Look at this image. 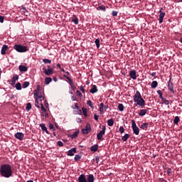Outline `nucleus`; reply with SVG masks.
I'll use <instances>...</instances> for the list:
<instances>
[{
  "label": "nucleus",
  "mask_w": 182,
  "mask_h": 182,
  "mask_svg": "<svg viewBox=\"0 0 182 182\" xmlns=\"http://www.w3.org/2000/svg\"><path fill=\"white\" fill-rule=\"evenodd\" d=\"M0 173L2 177H6L7 178H9V177H12L14 171L12 170L11 164H1L0 168Z\"/></svg>",
  "instance_id": "nucleus-1"
},
{
  "label": "nucleus",
  "mask_w": 182,
  "mask_h": 182,
  "mask_svg": "<svg viewBox=\"0 0 182 182\" xmlns=\"http://www.w3.org/2000/svg\"><path fill=\"white\" fill-rule=\"evenodd\" d=\"M134 102L141 107H144L146 105V102L144 99H143L139 90H136L135 95H134Z\"/></svg>",
  "instance_id": "nucleus-2"
},
{
  "label": "nucleus",
  "mask_w": 182,
  "mask_h": 182,
  "mask_svg": "<svg viewBox=\"0 0 182 182\" xmlns=\"http://www.w3.org/2000/svg\"><path fill=\"white\" fill-rule=\"evenodd\" d=\"M134 102L141 107H144L146 105V102L144 99H143L139 90H136L135 95H134Z\"/></svg>",
  "instance_id": "nucleus-3"
},
{
  "label": "nucleus",
  "mask_w": 182,
  "mask_h": 182,
  "mask_svg": "<svg viewBox=\"0 0 182 182\" xmlns=\"http://www.w3.org/2000/svg\"><path fill=\"white\" fill-rule=\"evenodd\" d=\"M14 49L20 53H23L29 50L28 46H23V45H14Z\"/></svg>",
  "instance_id": "nucleus-4"
},
{
  "label": "nucleus",
  "mask_w": 182,
  "mask_h": 182,
  "mask_svg": "<svg viewBox=\"0 0 182 182\" xmlns=\"http://www.w3.org/2000/svg\"><path fill=\"white\" fill-rule=\"evenodd\" d=\"M106 129V126H103L102 130L97 133V137L98 140H102L103 136L105 134Z\"/></svg>",
  "instance_id": "nucleus-5"
},
{
  "label": "nucleus",
  "mask_w": 182,
  "mask_h": 182,
  "mask_svg": "<svg viewBox=\"0 0 182 182\" xmlns=\"http://www.w3.org/2000/svg\"><path fill=\"white\" fill-rule=\"evenodd\" d=\"M132 130L134 134L139 135V129L136 124L135 120H132Z\"/></svg>",
  "instance_id": "nucleus-6"
},
{
  "label": "nucleus",
  "mask_w": 182,
  "mask_h": 182,
  "mask_svg": "<svg viewBox=\"0 0 182 182\" xmlns=\"http://www.w3.org/2000/svg\"><path fill=\"white\" fill-rule=\"evenodd\" d=\"M43 70L46 75V76H51V75H53L54 73V69H52L51 68L50 69H46V68H43Z\"/></svg>",
  "instance_id": "nucleus-7"
},
{
  "label": "nucleus",
  "mask_w": 182,
  "mask_h": 182,
  "mask_svg": "<svg viewBox=\"0 0 182 182\" xmlns=\"http://www.w3.org/2000/svg\"><path fill=\"white\" fill-rule=\"evenodd\" d=\"M90 132H91V127L89 123H87L85 128L82 129V133L83 134H87L88 133H90Z\"/></svg>",
  "instance_id": "nucleus-8"
},
{
  "label": "nucleus",
  "mask_w": 182,
  "mask_h": 182,
  "mask_svg": "<svg viewBox=\"0 0 182 182\" xmlns=\"http://www.w3.org/2000/svg\"><path fill=\"white\" fill-rule=\"evenodd\" d=\"M168 89L170 90L171 93H175L174 85L172 83L171 79H170L168 82Z\"/></svg>",
  "instance_id": "nucleus-9"
},
{
  "label": "nucleus",
  "mask_w": 182,
  "mask_h": 182,
  "mask_svg": "<svg viewBox=\"0 0 182 182\" xmlns=\"http://www.w3.org/2000/svg\"><path fill=\"white\" fill-rule=\"evenodd\" d=\"M109 109V106H105L104 103H100V113H104L105 112H107Z\"/></svg>",
  "instance_id": "nucleus-10"
},
{
  "label": "nucleus",
  "mask_w": 182,
  "mask_h": 182,
  "mask_svg": "<svg viewBox=\"0 0 182 182\" xmlns=\"http://www.w3.org/2000/svg\"><path fill=\"white\" fill-rule=\"evenodd\" d=\"M159 14H160L159 19V23H163L164 19V18L166 16V14H165V12H162V9H160Z\"/></svg>",
  "instance_id": "nucleus-11"
},
{
  "label": "nucleus",
  "mask_w": 182,
  "mask_h": 182,
  "mask_svg": "<svg viewBox=\"0 0 182 182\" xmlns=\"http://www.w3.org/2000/svg\"><path fill=\"white\" fill-rule=\"evenodd\" d=\"M14 137H16V139H18V140H23L24 134L21 132H17V133L14 134Z\"/></svg>",
  "instance_id": "nucleus-12"
},
{
  "label": "nucleus",
  "mask_w": 182,
  "mask_h": 182,
  "mask_svg": "<svg viewBox=\"0 0 182 182\" xmlns=\"http://www.w3.org/2000/svg\"><path fill=\"white\" fill-rule=\"evenodd\" d=\"M78 182H87V177L85 174H80L77 178Z\"/></svg>",
  "instance_id": "nucleus-13"
},
{
  "label": "nucleus",
  "mask_w": 182,
  "mask_h": 182,
  "mask_svg": "<svg viewBox=\"0 0 182 182\" xmlns=\"http://www.w3.org/2000/svg\"><path fill=\"white\" fill-rule=\"evenodd\" d=\"M129 76L132 79H133L134 80H136L137 77L136 70H131L129 72Z\"/></svg>",
  "instance_id": "nucleus-14"
},
{
  "label": "nucleus",
  "mask_w": 182,
  "mask_h": 182,
  "mask_svg": "<svg viewBox=\"0 0 182 182\" xmlns=\"http://www.w3.org/2000/svg\"><path fill=\"white\" fill-rule=\"evenodd\" d=\"M75 153H77V149L76 147H73V149H70V150H68V156H74Z\"/></svg>",
  "instance_id": "nucleus-15"
},
{
  "label": "nucleus",
  "mask_w": 182,
  "mask_h": 182,
  "mask_svg": "<svg viewBox=\"0 0 182 182\" xmlns=\"http://www.w3.org/2000/svg\"><path fill=\"white\" fill-rule=\"evenodd\" d=\"M34 96H38V97L40 99V100H44L45 99V93H42V92H36L34 93Z\"/></svg>",
  "instance_id": "nucleus-16"
},
{
  "label": "nucleus",
  "mask_w": 182,
  "mask_h": 182,
  "mask_svg": "<svg viewBox=\"0 0 182 182\" xmlns=\"http://www.w3.org/2000/svg\"><path fill=\"white\" fill-rule=\"evenodd\" d=\"M18 79H19L18 75H14L13 76V79L11 80V86H14L15 85L16 80H18Z\"/></svg>",
  "instance_id": "nucleus-17"
},
{
  "label": "nucleus",
  "mask_w": 182,
  "mask_h": 182,
  "mask_svg": "<svg viewBox=\"0 0 182 182\" xmlns=\"http://www.w3.org/2000/svg\"><path fill=\"white\" fill-rule=\"evenodd\" d=\"M40 127L41 128V129L43 131V132H46V133H47V134H49V132L45 124V123H41L40 124Z\"/></svg>",
  "instance_id": "nucleus-18"
},
{
  "label": "nucleus",
  "mask_w": 182,
  "mask_h": 182,
  "mask_svg": "<svg viewBox=\"0 0 182 182\" xmlns=\"http://www.w3.org/2000/svg\"><path fill=\"white\" fill-rule=\"evenodd\" d=\"M87 182H94L95 181V176L94 174H88L87 177Z\"/></svg>",
  "instance_id": "nucleus-19"
},
{
  "label": "nucleus",
  "mask_w": 182,
  "mask_h": 182,
  "mask_svg": "<svg viewBox=\"0 0 182 182\" xmlns=\"http://www.w3.org/2000/svg\"><path fill=\"white\" fill-rule=\"evenodd\" d=\"M8 49L9 47L7 46V45H3L1 48V55H6V50H8Z\"/></svg>",
  "instance_id": "nucleus-20"
},
{
  "label": "nucleus",
  "mask_w": 182,
  "mask_h": 182,
  "mask_svg": "<svg viewBox=\"0 0 182 182\" xmlns=\"http://www.w3.org/2000/svg\"><path fill=\"white\" fill-rule=\"evenodd\" d=\"M18 70L20 72H27L28 71V68L26 66H24L23 65H20L18 67Z\"/></svg>",
  "instance_id": "nucleus-21"
},
{
  "label": "nucleus",
  "mask_w": 182,
  "mask_h": 182,
  "mask_svg": "<svg viewBox=\"0 0 182 182\" xmlns=\"http://www.w3.org/2000/svg\"><path fill=\"white\" fill-rule=\"evenodd\" d=\"M80 133V130H76L75 132H74V133H73V134H70V137L71 139H75V137H77V136H78Z\"/></svg>",
  "instance_id": "nucleus-22"
},
{
  "label": "nucleus",
  "mask_w": 182,
  "mask_h": 182,
  "mask_svg": "<svg viewBox=\"0 0 182 182\" xmlns=\"http://www.w3.org/2000/svg\"><path fill=\"white\" fill-rule=\"evenodd\" d=\"M71 22H73L75 23V25H78L79 19H78L77 16H76V15L73 16V18Z\"/></svg>",
  "instance_id": "nucleus-23"
},
{
  "label": "nucleus",
  "mask_w": 182,
  "mask_h": 182,
  "mask_svg": "<svg viewBox=\"0 0 182 182\" xmlns=\"http://www.w3.org/2000/svg\"><path fill=\"white\" fill-rule=\"evenodd\" d=\"M99 147V144H94L93 146H91L90 151H97Z\"/></svg>",
  "instance_id": "nucleus-24"
},
{
  "label": "nucleus",
  "mask_w": 182,
  "mask_h": 182,
  "mask_svg": "<svg viewBox=\"0 0 182 182\" xmlns=\"http://www.w3.org/2000/svg\"><path fill=\"white\" fill-rule=\"evenodd\" d=\"M97 11H102L103 12H105L106 11L105 6H104V4H99L97 7Z\"/></svg>",
  "instance_id": "nucleus-25"
},
{
  "label": "nucleus",
  "mask_w": 182,
  "mask_h": 182,
  "mask_svg": "<svg viewBox=\"0 0 182 182\" xmlns=\"http://www.w3.org/2000/svg\"><path fill=\"white\" fill-rule=\"evenodd\" d=\"M97 92V87L96 85H93L92 89L90 90V93H96Z\"/></svg>",
  "instance_id": "nucleus-26"
},
{
  "label": "nucleus",
  "mask_w": 182,
  "mask_h": 182,
  "mask_svg": "<svg viewBox=\"0 0 182 182\" xmlns=\"http://www.w3.org/2000/svg\"><path fill=\"white\" fill-rule=\"evenodd\" d=\"M73 109H77L79 111L78 114H82V110L80 109L78 103H75L74 106H73Z\"/></svg>",
  "instance_id": "nucleus-27"
},
{
  "label": "nucleus",
  "mask_w": 182,
  "mask_h": 182,
  "mask_svg": "<svg viewBox=\"0 0 182 182\" xmlns=\"http://www.w3.org/2000/svg\"><path fill=\"white\" fill-rule=\"evenodd\" d=\"M141 129H143V130H147L149 127V123H142L140 126Z\"/></svg>",
  "instance_id": "nucleus-28"
},
{
  "label": "nucleus",
  "mask_w": 182,
  "mask_h": 182,
  "mask_svg": "<svg viewBox=\"0 0 182 182\" xmlns=\"http://www.w3.org/2000/svg\"><path fill=\"white\" fill-rule=\"evenodd\" d=\"M158 85H159L158 82L156 80H154L151 84V87H152V89H156Z\"/></svg>",
  "instance_id": "nucleus-29"
},
{
  "label": "nucleus",
  "mask_w": 182,
  "mask_h": 182,
  "mask_svg": "<svg viewBox=\"0 0 182 182\" xmlns=\"http://www.w3.org/2000/svg\"><path fill=\"white\" fill-rule=\"evenodd\" d=\"M129 137H130V134L127 133L126 134H124V136H122V139L123 140V141H127L128 139H129Z\"/></svg>",
  "instance_id": "nucleus-30"
},
{
  "label": "nucleus",
  "mask_w": 182,
  "mask_h": 182,
  "mask_svg": "<svg viewBox=\"0 0 182 182\" xmlns=\"http://www.w3.org/2000/svg\"><path fill=\"white\" fill-rule=\"evenodd\" d=\"M53 81L52 77H45V84L50 85V83Z\"/></svg>",
  "instance_id": "nucleus-31"
},
{
  "label": "nucleus",
  "mask_w": 182,
  "mask_h": 182,
  "mask_svg": "<svg viewBox=\"0 0 182 182\" xmlns=\"http://www.w3.org/2000/svg\"><path fill=\"white\" fill-rule=\"evenodd\" d=\"M63 77H65V79H67L69 82V85L70 86L72 85V79L71 77H69V75L68 76V75H63Z\"/></svg>",
  "instance_id": "nucleus-32"
},
{
  "label": "nucleus",
  "mask_w": 182,
  "mask_h": 182,
  "mask_svg": "<svg viewBox=\"0 0 182 182\" xmlns=\"http://www.w3.org/2000/svg\"><path fill=\"white\" fill-rule=\"evenodd\" d=\"M179 122H180L179 116H176L175 119H173V123L175 124H178Z\"/></svg>",
  "instance_id": "nucleus-33"
},
{
  "label": "nucleus",
  "mask_w": 182,
  "mask_h": 182,
  "mask_svg": "<svg viewBox=\"0 0 182 182\" xmlns=\"http://www.w3.org/2000/svg\"><path fill=\"white\" fill-rule=\"evenodd\" d=\"M114 120L113 119H109V120H107V124L108 126H114Z\"/></svg>",
  "instance_id": "nucleus-34"
},
{
  "label": "nucleus",
  "mask_w": 182,
  "mask_h": 182,
  "mask_svg": "<svg viewBox=\"0 0 182 182\" xmlns=\"http://www.w3.org/2000/svg\"><path fill=\"white\" fill-rule=\"evenodd\" d=\"M95 43L97 48V49H99L100 48V39H95Z\"/></svg>",
  "instance_id": "nucleus-35"
},
{
  "label": "nucleus",
  "mask_w": 182,
  "mask_h": 182,
  "mask_svg": "<svg viewBox=\"0 0 182 182\" xmlns=\"http://www.w3.org/2000/svg\"><path fill=\"white\" fill-rule=\"evenodd\" d=\"M16 89H17V90H21V89H22L21 83H20L19 82L18 83H16Z\"/></svg>",
  "instance_id": "nucleus-36"
},
{
  "label": "nucleus",
  "mask_w": 182,
  "mask_h": 182,
  "mask_svg": "<svg viewBox=\"0 0 182 182\" xmlns=\"http://www.w3.org/2000/svg\"><path fill=\"white\" fill-rule=\"evenodd\" d=\"M38 96H35V98H36V100H35V106H36V107L40 108L39 102H38Z\"/></svg>",
  "instance_id": "nucleus-37"
},
{
  "label": "nucleus",
  "mask_w": 182,
  "mask_h": 182,
  "mask_svg": "<svg viewBox=\"0 0 182 182\" xmlns=\"http://www.w3.org/2000/svg\"><path fill=\"white\" fill-rule=\"evenodd\" d=\"M74 159L76 161H78L79 160H80V159H82V156L80 154H75Z\"/></svg>",
  "instance_id": "nucleus-38"
},
{
  "label": "nucleus",
  "mask_w": 182,
  "mask_h": 182,
  "mask_svg": "<svg viewBox=\"0 0 182 182\" xmlns=\"http://www.w3.org/2000/svg\"><path fill=\"white\" fill-rule=\"evenodd\" d=\"M118 109L119 110H120L121 112H123L124 109V105H122V103H119V106H118Z\"/></svg>",
  "instance_id": "nucleus-39"
},
{
  "label": "nucleus",
  "mask_w": 182,
  "mask_h": 182,
  "mask_svg": "<svg viewBox=\"0 0 182 182\" xmlns=\"http://www.w3.org/2000/svg\"><path fill=\"white\" fill-rule=\"evenodd\" d=\"M31 107H32L31 103L28 102L26 104V110L28 111L31 110Z\"/></svg>",
  "instance_id": "nucleus-40"
},
{
  "label": "nucleus",
  "mask_w": 182,
  "mask_h": 182,
  "mask_svg": "<svg viewBox=\"0 0 182 182\" xmlns=\"http://www.w3.org/2000/svg\"><path fill=\"white\" fill-rule=\"evenodd\" d=\"M157 93L159 95L160 99H161L162 102H163V92H161V90H157Z\"/></svg>",
  "instance_id": "nucleus-41"
},
{
  "label": "nucleus",
  "mask_w": 182,
  "mask_h": 182,
  "mask_svg": "<svg viewBox=\"0 0 182 182\" xmlns=\"http://www.w3.org/2000/svg\"><path fill=\"white\" fill-rule=\"evenodd\" d=\"M29 85H30V82H24L23 83V87L26 89V87H28Z\"/></svg>",
  "instance_id": "nucleus-42"
},
{
  "label": "nucleus",
  "mask_w": 182,
  "mask_h": 182,
  "mask_svg": "<svg viewBox=\"0 0 182 182\" xmlns=\"http://www.w3.org/2000/svg\"><path fill=\"white\" fill-rule=\"evenodd\" d=\"M87 105L88 106H90V107H91L92 109H93L94 106H93L92 102L91 100H87Z\"/></svg>",
  "instance_id": "nucleus-43"
},
{
  "label": "nucleus",
  "mask_w": 182,
  "mask_h": 182,
  "mask_svg": "<svg viewBox=\"0 0 182 182\" xmlns=\"http://www.w3.org/2000/svg\"><path fill=\"white\" fill-rule=\"evenodd\" d=\"M43 63H52V60H50V59H43Z\"/></svg>",
  "instance_id": "nucleus-44"
},
{
  "label": "nucleus",
  "mask_w": 182,
  "mask_h": 182,
  "mask_svg": "<svg viewBox=\"0 0 182 182\" xmlns=\"http://www.w3.org/2000/svg\"><path fill=\"white\" fill-rule=\"evenodd\" d=\"M147 110L146 109H142L141 112H139V114H146Z\"/></svg>",
  "instance_id": "nucleus-45"
},
{
  "label": "nucleus",
  "mask_w": 182,
  "mask_h": 182,
  "mask_svg": "<svg viewBox=\"0 0 182 182\" xmlns=\"http://www.w3.org/2000/svg\"><path fill=\"white\" fill-rule=\"evenodd\" d=\"M162 102L163 103H165V105H169L170 103L169 100H168L167 99H165L164 97H163Z\"/></svg>",
  "instance_id": "nucleus-46"
},
{
  "label": "nucleus",
  "mask_w": 182,
  "mask_h": 182,
  "mask_svg": "<svg viewBox=\"0 0 182 182\" xmlns=\"http://www.w3.org/2000/svg\"><path fill=\"white\" fill-rule=\"evenodd\" d=\"M40 89H41V86L40 85H38L37 87H36V90H34V96H35V93H40Z\"/></svg>",
  "instance_id": "nucleus-47"
},
{
  "label": "nucleus",
  "mask_w": 182,
  "mask_h": 182,
  "mask_svg": "<svg viewBox=\"0 0 182 182\" xmlns=\"http://www.w3.org/2000/svg\"><path fill=\"white\" fill-rule=\"evenodd\" d=\"M71 88L73 89V90H76V86H75L73 83V80L72 79H71Z\"/></svg>",
  "instance_id": "nucleus-48"
},
{
  "label": "nucleus",
  "mask_w": 182,
  "mask_h": 182,
  "mask_svg": "<svg viewBox=\"0 0 182 182\" xmlns=\"http://www.w3.org/2000/svg\"><path fill=\"white\" fill-rule=\"evenodd\" d=\"M124 130H125L124 127H123V126H120L119 132L120 133H124Z\"/></svg>",
  "instance_id": "nucleus-49"
},
{
  "label": "nucleus",
  "mask_w": 182,
  "mask_h": 182,
  "mask_svg": "<svg viewBox=\"0 0 182 182\" xmlns=\"http://www.w3.org/2000/svg\"><path fill=\"white\" fill-rule=\"evenodd\" d=\"M83 114H87V109L86 107H82Z\"/></svg>",
  "instance_id": "nucleus-50"
},
{
  "label": "nucleus",
  "mask_w": 182,
  "mask_h": 182,
  "mask_svg": "<svg viewBox=\"0 0 182 182\" xmlns=\"http://www.w3.org/2000/svg\"><path fill=\"white\" fill-rule=\"evenodd\" d=\"M57 144L58 146H59L60 147H62L63 146V141H61V140H59L58 142H57Z\"/></svg>",
  "instance_id": "nucleus-51"
},
{
  "label": "nucleus",
  "mask_w": 182,
  "mask_h": 182,
  "mask_svg": "<svg viewBox=\"0 0 182 182\" xmlns=\"http://www.w3.org/2000/svg\"><path fill=\"white\" fill-rule=\"evenodd\" d=\"M49 129H53V130H55V129L54 127V124H53V123L49 124Z\"/></svg>",
  "instance_id": "nucleus-52"
},
{
  "label": "nucleus",
  "mask_w": 182,
  "mask_h": 182,
  "mask_svg": "<svg viewBox=\"0 0 182 182\" xmlns=\"http://www.w3.org/2000/svg\"><path fill=\"white\" fill-rule=\"evenodd\" d=\"M76 121L77 122V123H82V117H77L76 119Z\"/></svg>",
  "instance_id": "nucleus-53"
},
{
  "label": "nucleus",
  "mask_w": 182,
  "mask_h": 182,
  "mask_svg": "<svg viewBox=\"0 0 182 182\" xmlns=\"http://www.w3.org/2000/svg\"><path fill=\"white\" fill-rule=\"evenodd\" d=\"M77 95H78V96H80V97H83V95H82V92H80V90H77Z\"/></svg>",
  "instance_id": "nucleus-54"
},
{
  "label": "nucleus",
  "mask_w": 182,
  "mask_h": 182,
  "mask_svg": "<svg viewBox=\"0 0 182 182\" xmlns=\"http://www.w3.org/2000/svg\"><path fill=\"white\" fill-rule=\"evenodd\" d=\"M0 22L1 23H4V17L1 16V15H0Z\"/></svg>",
  "instance_id": "nucleus-55"
},
{
  "label": "nucleus",
  "mask_w": 182,
  "mask_h": 182,
  "mask_svg": "<svg viewBox=\"0 0 182 182\" xmlns=\"http://www.w3.org/2000/svg\"><path fill=\"white\" fill-rule=\"evenodd\" d=\"M118 12L117 11H112V16H117Z\"/></svg>",
  "instance_id": "nucleus-56"
},
{
  "label": "nucleus",
  "mask_w": 182,
  "mask_h": 182,
  "mask_svg": "<svg viewBox=\"0 0 182 182\" xmlns=\"http://www.w3.org/2000/svg\"><path fill=\"white\" fill-rule=\"evenodd\" d=\"M95 161H96L97 164H99V161H100V157H99V156H96V157H95Z\"/></svg>",
  "instance_id": "nucleus-57"
},
{
  "label": "nucleus",
  "mask_w": 182,
  "mask_h": 182,
  "mask_svg": "<svg viewBox=\"0 0 182 182\" xmlns=\"http://www.w3.org/2000/svg\"><path fill=\"white\" fill-rule=\"evenodd\" d=\"M80 90H81V92H82V93H85V88L83 87V86H80Z\"/></svg>",
  "instance_id": "nucleus-58"
},
{
  "label": "nucleus",
  "mask_w": 182,
  "mask_h": 182,
  "mask_svg": "<svg viewBox=\"0 0 182 182\" xmlns=\"http://www.w3.org/2000/svg\"><path fill=\"white\" fill-rule=\"evenodd\" d=\"M171 173H172V168H168V170H167V173H168V175H170V174H171Z\"/></svg>",
  "instance_id": "nucleus-59"
},
{
  "label": "nucleus",
  "mask_w": 182,
  "mask_h": 182,
  "mask_svg": "<svg viewBox=\"0 0 182 182\" xmlns=\"http://www.w3.org/2000/svg\"><path fill=\"white\" fill-rule=\"evenodd\" d=\"M95 120H98L99 115L98 114H95Z\"/></svg>",
  "instance_id": "nucleus-60"
},
{
  "label": "nucleus",
  "mask_w": 182,
  "mask_h": 182,
  "mask_svg": "<svg viewBox=\"0 0 182 182\" xmlns=\"http://www.w3.org/2000/svg\"><path fill=\"white\" fill-rule=\"evenodd\" d=\"M77 97L76 96H72V100L75 101L76 100Z\"/></svg>",
  "instance_id": "nucleus-61"
},
{
  "label": "nucleus",
  "mask_w": 182,
  "mask_h": 182,
  "mask_svg": "<svg viewBox=\"0 0 182 182\" xmlns=\"http://www.w3.org/2000/svg\"><path fill=\"white\" fill-rule=\"evenodd\" d=\"M41 110H46V107L43 106V105H41Z\"/></svg>",
  "instance_id": "nucleus-62"
},
{
  "label": "nucleus",
  "mask_w": 182,
  "mask_h": 182,
  "mask_svg": "<svg viewBox=\"0 0 182 182\" xmlns=\"http://www.w3.org/2000/svg\"><path fill=\"white\" fill-rule=\"evenodd\" d=\"M57 68H59V69L61 70V65L60 63H58L57 65Z\"/></svg>",
  "instance_id": "nucleus-63"
},
{
  "label": "nucleus",
  "mask_w": 182,
  "mask_h": 182,
  "mask_svg": "<svg viewBox=\"0 0 182 182\" xmlns=\"http://www.w3.org/2000/svg\"><path fill=\"white\" fill-rule=\"evenodd\" d=\"M156 72H153V73H151V76H156Z\"/></svg>",
  "instance_id": "nucleus-64"
}]
</instances>
